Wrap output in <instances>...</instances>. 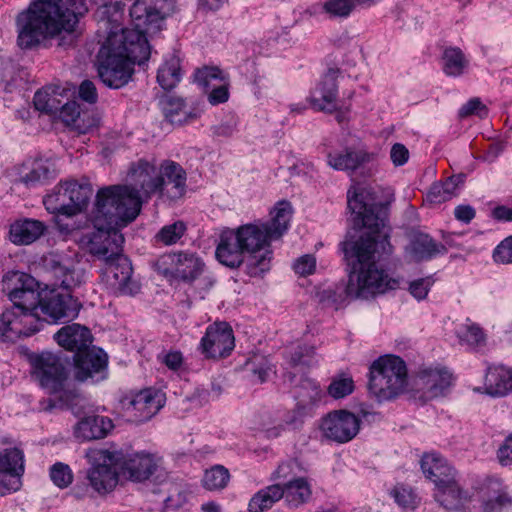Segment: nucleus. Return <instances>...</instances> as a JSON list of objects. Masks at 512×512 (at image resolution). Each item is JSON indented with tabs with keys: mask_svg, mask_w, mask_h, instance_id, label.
Returning <instances> with one entry per match:
<instances>
[{
	"mask_svg": "<svg viewBox=\"0 0 512 512\" xmlns=\"http://www.w3.org/2000/svg\"><path fill=\"white\" fill-rule=\"evenodd\" d=\"M379 192L372 187H361L353 192L348 190V208L354 227L366 231L355 241L343 242V252L351 265L348 282L340 292L324 290L320 294L322 302L339 304L346 298L369 299L398 287L399 281L390 277L376 263L382 255L392 252L386 221L393 195L388 193L385 201H382Z\"/></svg>",
	"mask_w": 512,
	"mask_h": 512,
	"instance_id": "nucleus-1",
	"label": "nucleus"
},
{
	"mask_svg": "<svg viewBox=\"0 0 512 512\" xmlns=\"http://www.w3.org/2000/svg\"><path fill=\"white\" fill-rule=\"evenodd\" d=\"M141 211L137 193L126 186H108L96 195L93 222L96 231L87 242V251L105 264L123 251L120 227L134 221Z\"/></svg>",
	"mask_w": 512,
	"mask_h": 512,
	"instance_id": "nucleus-2",
	"label": "nucleus"
},
{
	"mask_svg": "<svg viewBox=\"0 0 512 512\" xmlns=\"http://www.w3.org/2000/svg\"><path fill=\"white\" fill-rule=\"evenodd\" d=\"M87 11L84 0H32L16 16L17 45L31 50L48 38L60 36L58 46H71L79 17Z\"/></svg>",
	"mask_w": 512,
	"mask_h": 512,
	"instance_id": "nucleus-3",
	"label": "nucleus"
},
{
	"mask_svg": "<svg viewBox=\"0 0 512 512\" xmlns=\"http://www.w3.org/2000/svg\"><path fill=\"white\" fill-rule=\"evenodd\" d=\"M146 36L139 31L112 34L98 52V75L112 89L125 86L132 78L134 65L144 64L150 57Z\"/></svg>",
	"mask_w": 512,
	"mask_h": 512,
	"instance_id": "nucleus-4",
	"label": "nucleus"
},
{
	"mask_svg": "<svg viewBox=\"0 0 512 512\" xmlns=\"http://www.w3.org/2000/svg\"><path fill=\"white\" fill-rule=\"evenodd\" d=\"M98 4L95 17L100 29L107 34L128 31H139L143 36L154 34L162 29L164 20L174 11L172 0H136L130 8V16L135 29H125L121 26L123 5L119 1L94 0Z\"/></svg>",
	"mask_w": 512,
	"mask_h": 512,
	"instance_id": "nucleus-5",
	"label": "nucleus"
},
{
	"mask_svg": "<svg viewBox=\"0 0 512 512\" xmlns=\"http://www.w3.org/2000/svg\"><path fill=\"white\" fill-rule=\"evenodd\" d=\"M31 375L48 394L55 396L61 407L71 410L75 416L85 413L89 402L72 385L69 370L61 358L51 352L30 356Z\"/></svg>",
	"mask_w": 512,
	"mask_h": 512,
	"instance_id": "nucleus-6",
	"label": "nucleus"
},
{
	"mask_svg": "<svg viewBox=\"0 0 512 512\" xmlns=\"http://www.w3.org/2000/svg\"><path fill=\"white\" fill-rule=\"evenodd\" d=\"M407 386V368L398 356H381L370 367L369 392L379 401L402 394Z\"/></svg>",
	"mask_w": 512,
	"mask_h": 512,
	"instance_id": "nucleus-7",
	"label": "nucleus"
},
{
	"mask_svg": "<svg viewBox=\"0 0 512 512\" xmlns=\"http://www.w3.org/2000/svg\"><path fill=\"white\" fill-rule=\"evenodd\" d=\"M421 469L436 487L435 500L446 510L457 509L462 501V490L456 481V471L446 459L436 453H426L421 459Z\"/></svg>",
	"mask_w": 512,
	"mask_h": 512,
	"instance_id": "nucleus-8",
	"label": "nucleus"
},
{
	"mask_svg": "<svg viewBox=\"0 0 512 512\" xmlns=\"http://www.w3.org/2000/svg\"><path fill=\"white\" fill-rule=\"evenodd\" d=\"M247 256L248 272L252 276L269 270L272 251L270 238L262 224H245L234 229Z\"/></svg>",
	"mask_w": 512,
	"mask_h": 512,
	"instance_id": "nucleus-9",
	"label": "nucleus"
},
{
	"mask_svg": "<svg viewBox=\"0 0 512 512\" xmlns=\"http://www.w3.org/2000/svg\"><path fill=\"white\" fill-rule=\"evenodd\" d=\"M86 457L92 464L88 472L91 486L99 493L112 491L118 483V458L116 452L90 449Z\"/></svg>",
	"mask_w": 512,
	"mask_h": 512,
	"instance_id": "nucleus-10",
	"label": "nucleus"
},
{
	"mask_svg": "<svg viewBox=\"0 0 512 512\" xmlns=\"http://www.w3.org/2000/svg\"><path fill=\"white\" fill-rule=\"evenodd\" d=\"M43 267L60 287L73 290L85 282L86 272L79 261L68 254L49 252L42 258Z\"/></svg>",
	"mask_w": 512,
	"mask_h": 512,
	"instance_id": "nucleus-11",
	"label": "nucleus"
},
{
	"mask_svg": "<svg viewBox=\"0 0 512 512\" xmlns=\"http://www.w3.org/2000/svg\"><path fill=\"white\" fill-rule=\"evenodd\" d=\"M80 308V302L69 293L61 294L51 291L41 297L38 312L44 326L45 323H57L62 320L74 319L77 317Z\"/></svg>",
	"mask_w": 512,
	"mask_h": 512,
	"instance_id": "nucleus-12",
	"label": "nucleus"
},
{
	"mask_svg": "<svg viewBox=\"0 0 512 512\" xmlns=\"http://www.w3.org/2000/svg\"><path fill=\"white\" fill-rule=\"evenodd\" d=\"M43 329V321L33 315L6 308L0 315V341L14 342L24 336L29 337Z\"/></svg>",
	"mask_w": 512,
	"mask_h": 512,
	"instance_id": "nucleus-13",
	"label": "nucleus"
},
{
	"mask_svg": "<svg viewBox=\"0 0 512 512\" xmlns=\"http://www.w3.org/2000/svg\"><path fill=\"white\" fill-rule=\"evenodd\" d=\"M234 347V333L227 322L209 325L199 345L201 353L209 359L225 358L231 354Z\"/></svg>",
	"mask_w": 512,
	"mask_h": 512,
	"instance_id": "nucleus-14",
	"label": "nucleus"
},
{
	"mask_svg": "<svg viewBox=\"0 0 512 512\" xmlns=\"http://www.w3.org/2000/svg\"><path fill=\"white\" fill-rule=\"evenodd\" d=\"M320 429L325 438L346 443L358 434L360 419L350 411L334 410L322 418Z\"/></svg>",
	"mask_w": 512,
	"mask_h": 512,
	"instance_id": "nucleus-15",
	"label": "nucleus"
},
{
	"mask_svg": "<svg viewBox=\"0 0 512 512\" xmlns=\"http://www.w3.org/2000/svg\"><path fill=\"white\" fill-rule=\"evenodd\" d=\"M452 383V374L445 368H422L411 380V390L426 399L444 394Z\"/></svg>",
	"mask_w": 512,
	"mask_h": 512,
	"instance_id": "nucleus-16",
	"label": "nucleus"
},
{
	"mask_svg": "<svg viewBox=\"0 0 512 512\" xmlns=\"http://www.w3.org/2000/svg\"><path fill=\"white\" fill-rule=\"evenodd\" d=\"M116 454L119 473L133 482L148 480L158 468L153 454L144 451L126 454L116 452Z\"/></svg>",
	"mask_w": 512,
	"mask_h": 512,
	"instance_id": "nucleus-17",
	"label": "nucleus"
},
{
	"mask_svg": "<svg viewBox=\"0 0 512 512\" xmlns=\"http://www.w3.org/2000/svg\"><path fill=\"white\" fill-rule=\"evenodd\" d=\"M164 394L155 389H144L123 401V406L135 421L150 420L164 405Z\"/></svg>",
	"mask_w": 512,
	"mask_h": 512,
	"instance_id": "nucleus-18",
	"label": "nucleus"
},
{
	"mask_svg": "<svg viewBox=\"0 0 512 512\" xmlns=\"http://www.w3.org/2000/svg\"><path fill=\"white\" fill-rule=\"evenodd\" d=\"M24 473V455L18 448L0 453V494L17 491Z\"/></svg>",
	"mask_w": 512,
	"mask_h": 512,
	"instance_id": "nucleus-19",
	"label": "nucleus"
},
{
	"mask_svg": "<svg viewBox=\"0 0 512 512\" xmlns=\"http://www.w3.org/2000/svg\"><path fill=\"white\" fill-rule=\"evenodd\" d=\"M340 74L341 71L339 68H328V70L323 74L309 98V101L315 110L328 113H332L337 110V78Z\"/></svg>",
	"mask_w": 512,
	"mask_h": 512,
	"instance_id": "nucleus-20",
	"label": "nucleus"
},
{
	"mask_svg": "<svg viewBox=\"0 0 512 512\" xmlns=\"http://www.w3.org/2000/svg\"><path fill=\"white\" fill-rule=\"evenodd\" d=\"M106 274L110 285L120 294L133 296L140 291V284L132 279V264L123 253L106 263Z\"/></svg>",
	"mask_w": 512,
	"mask_h": 512,
	"instance_id": "nucleus-21",
	"label": "nucleus"
},
{
	"mask_svg": "<svg viewBox=\"0 0 512 512\" xmlns=\"http://www.w3.org/2000/svg\"><path fill=\"white\" fill-rule=\"evenodd\" d=\"M159 179L163 183L158 190L161 196L176 200L184 195L186 191V172L178 163L164 160L159 165Z\"/></svg>",
	"mask_w": 512,
	"mask_h": 512,
	"instance_id": "nucleus-22",
	"label": "nucleus"
},
{
	"mask_svg": "<svg viewBox=\"0 0 512 512\" xmlns=\"http://www.w3.org/2000/svg\"><path fill=\"white\" fill-rule=\"evenodd\" d=\"M321 390L315 383L305 380L296 391L297 404L284 419L288 426L297 427L310 415L313 406L319 401Z\"/></svg>",
	"mask_w": 512,
	"mask_h": 512,
	"instance_id": "nucleus-23",
	"label": "nucleus"
},
{
	"mask_svg": "<svg viewBox=\"0 0 512 512\" xmlns=\"http://www.w3.org/2000/svg\"><path fill=\"white\" fill-rule=\"evenodd\" d=\"M132 180L139 189L130 187L135 191L139 198L141 191L145 196L150 197L152 194L158 193L159 187L163 185L162 180L159 179V167H157L155 160L148 161L140 159L130 169ZM127 187V185H125ZM142 202V199H140Z\"/></svg>",
	"mask_w": 512,
	"mask_h": 512,
	"instance_id": "nucleus-24",
	"label": "nucleus"
},
{
	"mask_svg": "<svg viewBox=\"0 0 512 512\" xmlns=\"http://www.w3.org/2000/svg\"><path fill=\"white\" fill-rule=\"evenodd\" d=\"M374 158L375 154L365 149L346 147L339 152L328 153L327 163L334 170L353 174L356 170L371 163Z\"/></svg>",
	"mask_w": 512,
	"mask_h": 512,
	"instance_id": "nucleus-25",
	"label": "nucleus"
},
{
	"mask_svg": "<svg viewBox=\"0 0 512 512\" xmlns=\"http://www.w3.org/2000/svg\"><path fill=\"white\" fill-rule=\"evenodd\" d=\"M75 378L80 381H86L94 374L101 372L106 368L107 356L102 349L89 347L83 349L78 354H74Z\"/></svg>",
	"mask_w": 512,
	"mask_h": 512,
	"instance_id": "nucleus-26",
	"label": "nucleus"
},
{
	"mask_svg": "<svg viewBox=\"0 0 512 512\" xmlns=\"http://www.w3.org/2000/svg\"><path fill=\"white\" fill-rule=\"evenodd\" d=\"M54 339L59 346L78 354L83 349L91 347L93 335L86 326L72 323L59 329L54 334Z\"/></svg>",
	"mask_w": 512,
	"mask_h": 512,
	"instance_id": "nucleus-27",
	"label": "nucleus"
},
{
	"mask_svg": "<svg viewBox=\"0 0 512 512\" xmlns=\"http://www.w3.org/2000/svg\"><path fill=\"white\" fill-rule=\"evenodd\" d=\"M215 255L221 264L229 268H238L244 263L246 253L234 229L224 230L220 234Z\"/></svg>",
	"mask_w": 512,
	"mask_h": 512,
	"instance_id": "nucleus-28",
	"label": "nucleus"
},
{
	"mask_svg": "<svg viewBox=\"0 0 512 512\" xmlns=\"http://www.w3.org/2000/svg\"><path fill=\"white\" fill-rule=\"evenodd\" d=\"M113 428L112 420L106 416H85L75 425L74 436L80 441L103 439Z\"/></svg>",
	"mask_w": 512,
	"mask_h": 512,
	"instance_id": "nucleus-29",
	"label": "nucleus"
},
{
	"mask_svg": "<svg viewBox=\"0 0 512 512\" xmlns=\"http://www.w3.org/2000/svg\"><path fill=\"white\" fill-rule=\"evenodd\" d=\"M47 230L44 222L23 218L16 220L10 225L9 239L16 245H29L37 241Z\"/></svg>",
	"mask_w": 512,
	"mask_h": 512,
	"instance_id": "nucleus-30",
	"label": "nucleus"
},
{
	"mask_svg": "<svg viewBox=\"0 0 512 512\" xmlns=\"http://www.w3.org/2000/svg\"><path fill=\"white\" fill-rule=\"evenodd\" d=\"M171 265V273L174 277L183 281H192L202 272L203 263L194 254L188 252H177L168 255Z\"/></svg>",
	"mask_w": 512,
	"mask_h": 512,
	"instance_id": "nucleus-31",
	"label": "nucleus"
},
{
	"mask_svg": "<svg viewBox=\"0 0 512 512\" xmlns=\"http://www.w3.org/2000/svg\"><path fill=\"white\" fill-rule=\"evenodd\" d=\"M447 252V248L434 241L428 234L415 235L407 247V253L415 261L429 260L439 254Z\"/></svg>",
	"mask_w": 512,
	"mask_h": 512,
	"instance_id": "nucleus-32",
	"label": "nucleus"
},
{
	"mask_svg": "<svg viewBox=\"0 0 512 512\" xmlns=\"http://www.w3.org/2000/svg\"><path fill=\"white\" fill-rule=\"evenodd\" d=\"M271 220L266 223H261L268 231L270 238L277 240L288 230L293 208L289 201L281 200L276 203L270 212Z\"/></svg>",
	"mask_w": 512,
	"mask_h": 512,
	"instance_id": "nucleus-33",
	"label": "nucleus"
},
{
	"mask_svg": "<svg viewBox=\"0 0 512 512\" xmlns=\"http://www.w3.org/2000/svg\"><path fill=\"white\" fill-rule=\"evenodd\" d=\"M485 389L491 396H504L512 390V370L503 365L491 366L485 376Z\"/></svg>",
	"mask_w": 512,
	"mask_h": 512,
	"instance_id": "nucleus-34",
	"label": "nucleus"
},
{
	"mask_svg": "<svg viewBox=\"0 0 512 512\" xmlns=\"http://www.w3.org/2000/svg\"><path fill=\"white\" fill-rule=\"evenodd\" d=\"M69 189L67 181L60 182L52 191L43 199L46 210L51 214H60L67 217L75 216V210L71 209L69 200Z\"/></svg>",
	"mask_w": 512,
	"mask_h": 512,
	"instance_id": "nucleus-35",
	"label": "nucleus"
},
{
	"mask_svg": "<svg viewBox=\"0 0 512 512\" xmlns=\"http://www.w3.org/2000/svg\"><path fill=\"white\" fill-rule=\"evenodd\" d=\"M13 303L12 309H15L21 314H31L35 319H41L38 312V306L41 300L39 292V285L24 289L22 291L14 292L13 295L8 297Z\"/></svg>",
	"mask_w": 512,
	"mask_h": 512,
	"instance_id": "nucleus-36",
	"label": "nucleus"
},
{
	"mask_svg": "<svg viewBox=\"0 0 512 512\" xmlns=\"http://www.w3.org/2000/svg\"><path fill=\"white\" fill-rule=\"evenodd\" d=\"M281 490L284 492L283 498L290 509L298 508L311 496L310 486L303 477L288 480L284 485H281Z\"/></svg>",
	"mask_w": 512,
	"mask_h": 512,
	"instance_id": "nucleus-37",
	"label": "nucleus"
},
{
	"mask_svg": "<svg viewBox=\"0 0 512 512\" xmlns=\"http://www.w3.org/2000/svg\"><path fill=\"white\" fill-rule=\"evenodd\" d=\"M181 80L180 59L177 55L172 54L159 67L157 72V82L163 90H171L175 88Z\"/></svg>",
	"mask_w": 512,
	"mask_h": 512,
	"instance_id": "nucleus-38",
	"label": "nucleus"
},
{
	"mask_svg": "<svg viewBox=\"0 0 512 512\" xmlns=\"http://www.w3.org/2000/svg\"><path fill=\"white\" fill-rule=\"evenodd\" d=\"M56 170L54 165L48 160H35L30 170L20 178V182L27 187L45 184L49 179L54 178Z\"/></svg>",
	"mask_w": 512,
	"mask_h": 512,
	"instance_id": "nucleus-39",
	"label": "nucleus"
},
{
	"mask_svg": "<svg viewBox=\"0 0 512 512\" xmlns=\"http://www.w3.org/2000/svg\"><path fill=\"white\" fill-rule=\"evenodd\" d=\"M281 484H273L258 491L250 500L248 512H263L283 498Z\"/></svg>",
	"mask_w": 512,
	"mask_h": 512,
	"instance_id": "nucleus-40",
	"label": "nucleus"
},
{
	"mask_svg": "<svg viewBox=\"0 0 512 512\" xmlns=\"http://www.w3.org/2000/svg\"><path fill=\"white\" fill-rule=\"evenodd\" d=\"M159 106L165 118L172 124L181 125L188 120L184 100L180 97L163 94L159 98Z\"/></svg>",
	"mask_w": 512,
	"mask_h": 512,
	"instance_id": "nucleus-41",
	"label": "nucleus"
},
{
	"mask_svg": "<svg viewBox=\"0 0 512 512\" xmlns=\"http://www.w3.org/2000/svg\"><path fill=\"white\" fill-rule=\"evenodd\" d=\"M69 189V200L71 209L75 210V215L81 213L88 206L89 200L93 195V188L88 182H78L76 180H67Z\"/></svg>",
	"mask_w": 512,
	"mask_h": 512,
	"instance_id": "nucleus-42",
	"label": "nucleus"
},
{
	"mask_svg": "<svg viewBox=\"0 0 512 512\" xmlns=\"http://www.w3.org/2000/svg\"><path fill=\"white\" fill-rule=\"evenodd\" d=\"M459 177H449L444 182L434 183L426 194V201L432 204H441L456 195Z\"/></svg>",
	"mask_w": 512,
	"mask_h": 512,
	"instance_id": "nucleus-43",
	"label": "nucleus"
},
{
	"mask_svg": "<svg viewBox=\"0 0 512 512\" xmlns=\"http://www.w3.org/2000/svg\"><path fill=\"white\" fill-rule=\"evenodd\" d=\"M468 65L464 53L460 48L449 47L443 53V70L448 76L457 77L464 73Z\"/></svg>",
	"mask_w": 512,
	"mask_h": 512,
	"instance_id": "nucleus-44",
	"label": "nucleus"
},
{
	"mask_svg": "<svg viewBox=\"0 0 512 512\" xmlns=\"http://www.w3.org/2000/svg\"><path fill=\"white\" fill-rule=\"evenodd\" d=\"M230 481V473L223 465H214L205 470L202 485L209 491L223 490Z\"/></svg>",
	"mask_w": 512,
	"mask_h": 512,
	"instance_id": "nucleus-45",
	"label": "nucleus"
},
{
	"mask_svg": "<svg viewBox=\"0 0 512 512\" xmlns=\"http://www.w3.org/2000/svg\"><path fill=\"white\" fill-rule=\"evenodd\" d=\"M2 283L3 291L9 297L13 295L15 291L20 292L24 289L37 286L38 282L29 274L19 271H12L4 276Z\"/></svg>",
	"mask_w": 512,
	"mask_h": 512,
	"instance_id": "nucleus-46",
	"label": "nucleus"
},
{
	"mask_svg": "<svg viewBox=\"0 0 512 512\" xmlns=\"http://www.w3.org/2000/svg\"><path fill=\"white\" fill-rule=\"evenodd\" d=\"M186 230V223L178 220L174 223L163 226L155 235V239L157 242H160L164 245H173L183 237Z\"/></svg>",
	"mask_w": 512,
	"mask_h": 512,
	"instance_id": "nucleus-47",
	"label": "nucleus"
},
{
	"mask_svg": "<svg viewBox=\"0 0 512 512\" xmlns=\"http://www.w3.org/2000/svg\"><path fill=\"white\" fill-rule=\"evenodd\" d=\"M33 103L38 111L49 115H57L61 101L57 95L50 94L46 90H39L35 93Z\"/></svg>",
	"mask_w": 512,
	"mask_h": 512,
	"instance_id": "nucleus-48",
	"label": "nucleus"
},
{
	"mask_svg": "<svg viewBox=\"0 0 512 512\" xmlns=\"http://www.w3.org/2000/svg\"><path fill=\"white\" fill-rule=\"evenodd\" d=\"M391 495L402 509L414 510L420 501L413 489L405 485H396Z\"/></svg>",
	"mask_w": 512,
	"mask_h": 512,
	"instance_id": "nucleus-49",
	"label": "nucleus"
},
{
	"mask_svg": "<svg viewBox=\"0 0 512 512\" xmlns=\"http://www.w3.org/2000/svg\"><path fill=\"white\" fill-rule=\"evenodd\" d=\"M354 391V381L346 375H339L332 379L327 388V393L334 399H341Z\"/></svg>",
	"mask_w": 512,
	"mask_h": 512,
	"instance_id": "nucleus-50",
	"label": "nucleus"
},
{
	"mask_svg": "<svg viewBox=\"0 0 512 512\" xmlns=\"http://www.w3.org/2000/svg\"><path fill=\"white\" fill-rule=\"evenodd\" d=\"M50 478L54 485L60 489H64L72 483L73 473L67 464L57 462L50 468Z\"/></svg>",
	"mask_w": 512,
	"mask_h": 512,
	"instance_id": "nucleus-51",
	"label": "nucleus"
},
{
	"mask_svg": "<svg viewBox=\"0 0 512 512\" xmlns=\"http://www.w3.org/2000/svg\"><path fill=\"white\" fill-rule=\"evenodd\" d=\"M194 79L198 85L208 90L215 85L212 83L213 81L222 82L225 77L218 67H204L195 72Z\"/></svg>",
	"mask_w": 512,
	"mask_h": 512,
	"instance_id": "nucleus-52",
	"label": "nucleus"
},
{
	"mask_svg": "<svg viewBox=\"0 0 512 512\" xmlns=\"http://www.w3.org/2000/svg\"><path fill=\"white\" fill-rule=\"evenodd\" d=\"M353 0H327L323 4V10L330 17H347L354 8Z\"/></svg>",
	"mask_w": 512,
	"mask_h": 512,
	"instance_id": "nucleus-53",
	"label": "nucleus"
},
{
	"mask_svg": "<svg viewBox=\"0 0 512 512\" xmlns=\"http://www.w3.org/2000/svg\"><path fill=\"white\" fill-rule=\"evenodd\" d=\"M315 355V347L309 345H299L289 353V362L292 366L310 365Z\"/></svg>",
	"mask_w": 512,
	"mask_h": 512,
	"instance_id": "nucleus-54",
	"label": "nucleus"
},
{
	"mask_svg": "<svg viewBox=\"0 0 512 512\" xmlns=\"http://www.w3.org/2000/svg\"><path fill=\"white\" fill-rule=\"evenodd\" d=\"M485 509L488 512L512 511V495L506 491H501L485 502Z\"/></svg>",
	"mask_w": 512,
	"mask_h": 512,
	"instance_id": "nucleus-55",
	"label": "nucleus"
},
{
	"mask_svg": "<svg viewBox=\"0 0 512 512\" xmlns=\"http://www.w3.org/2000/svg\"><path fill=\"white\" fill-rule=\"evenodd\" d=\"M493 259L496 263H512V236L501 241L493 251Z\"/></svg>",
	"mask_w": 512,
	"mask_h": 512,
	"instance_id": "nucleus-56",
	"label": "nucleus"
},
{
	"mask_svg": "<svg viewBox=\"0 0 512 512\" xmlns=\"http://www.w3.org/2000/svg\"><path fill=\"white\" fill-rule=\"evenodd\" d=\"M474 114L478 115L480 118H485L488 114L487 107L482 103V101L479 98L470 99L459 110L460 118H465Z\"/></svg>",
	"mask_w": 512,
	"mask_h": 512,
	"instance_id": "nucleus-57",
	"label": "nucleus"
},
{
	"mask_svg": "<svg viewBox=\"0 0 512 512\" xmlns=\"http://www.w3.org/2000/svg\"><path fill=\"white\" fill-rule=\"evenodd\" d=\"M98 126V119L89 112H79L75 121L71 124V127L80 134L89 132L92 128Z\"/></svg>",
	"mask_w": 512,
	"mask_h": 512,
	"instance_id": "nucleus-58",
	"label": "nucleus"
},
{
	"mask_svg": "<svg viewBox=\"0 0 512 512\" xmlns=\"http://www.w3.org/2000/svg\"><path fill=\"white\" fill-rule=\"evenodd\" d=\"M434 280L432 277H425L414 280L409 285V292L417 300H423L426 298Z\"/></svg>",
	"mask_w": 512,
	"mask_h": 512,
	"instance_id": "nucleus-59",
	"label": "nucleus"
},
{
	"mask_svg": "<svg viewBox=\"0 0 512 512\" xmlns=\"http://www.w3.org/2000/svg\"><path fill=\"white\" fill-rule=\"evenodd\" d=\"M296 460H287L282 462L272 474L274 480H291L296 477L295 468L298 467Z\"/></svg>",
	"mask_w": 512,
	"mask_h": 512,
	"instance_id": "nucleus-60",
	"label": "nucleus"
},
{
	"mask_svg": "<svg viewBox=\"0 0 512 512\" xmlns=\"http://www.w3.org/2000/svg\"><path fill=\"white\" fill-rule=\"evenodd\" d=\"M80 105L76 101L66 102L60 104L58 114L60 119L67 125L71 126L75 118L79 115Z\"/></svg>",
	"mask_w": 512,
	"mask_h": 512,
	"instance_id": "nucleus-61",
	"label": "nucleus"
},
{
	"mask_svg": "<svg viewBox=\"0 0 512 512\" xmlns=\"http://www.w3.org/2000/svg\"><path fill=\"white\" fill-rule=\"evenodd\" d=\"M293 268L301 276L310 275L315 271L316 259L310 254L303 255L295 261Z\"/></svg>",
	"mask_w": 512,
	"mask_h": 512,
	"instance_id": "nucleus-62",
	"label": "nucleus"
},
{
	"mask_svg": "<svg viewBox=\"0 0 512 512\" xmlns=\"http://www.w3.org/2000/svg\"><path fill=\"white\" fill-rule=\"evenodd\" d=\"M208 100L212 105L224 103L229 98V84L225 79L219 84L210 88Z\"/></svg>",
	"mask_w": 512,
	"mask_h": 512,
	"instance_id": "nucleus-63",
	"label": "nucleus"
},
{
	"mask_svg": "<svg viewBox=\"0 0 512 512\" xmlns=\"http://www.w3.org/2000/svg\"><path fill=\"white\" fill-rule=\"evenodd\" d=\"M497 456L500 464L503 466H507L512 463V435L508 436L500 446Z\"/></svg>",
	"mask_w": 512,
	"mask_h": 512,
	"instance_id": "nucleus-64",
	"label": "nucleus"
}]
</instances>
